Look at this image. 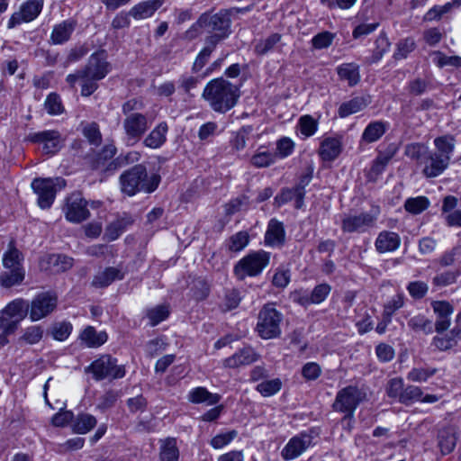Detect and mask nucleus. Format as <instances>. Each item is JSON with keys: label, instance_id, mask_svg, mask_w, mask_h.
Returning a JSON list of instances; mask_svg holds the SVG:
<instances>
[{"label": "nucleus", "instance_id": "nucleus-63", "mask_svg": "<svg viewBox=\"0 0 461 461\" xmlns=\"http://www.w3.org/2000/svg\"><path fill=\"white\" fill-rule=\"evenodd\" d=\"M334 38V33L327 31L321 32L312 39V47L317 50L326 49L332 44Z\"/></svg>", "mask_w": 461, "mask_h": 461}, {"label": "nucleus", "instance_id": "nucleus-21", "mask_svg": "<svg viewBox=\"0 0 461 461\" xmlns=\"http://www.w3.org/2000/svg\"><path fill=\"white\" fill-rule=\"evenodd\" d=\"M342 152V137L330 136L324 138L318 150V154L323 161H333Z\"/></svg>", "mask_w": 461, "mask_h": 461}, {"label": "nucleus", "instance_id": "nucleus-27", "mask_svg": "<svg viewBox=\"0 0 461 461\" xmlns=\"http://www.w3.org/2000/svg\"><path fill=\"white\" fill-rule=\"evenodd\" d=\"M132 222L131 217L127 214L117 217L106 226L104 239L108 241L117 240Z\"/></svg>", "mask_w": 461, "mask_h": 461}, {"label": "nucleus", "instance_id": "nucleus-61", "mask_svg": "<svg viewBox=\"0 0 461 461\" xmlns=\"http://www.w3.org/2000/svg\"><path fill=\"white\" fill-rule=\"evenodd\" d=\"M390 159H391V156H387V155L378 156L375 158V160L373 162V165L368 173V177L373 181L376 180L378 176L384 171Z\"/></svg>", "mask_w": 461, "mask_h": 461}, {"label": "nucleus", "instance_id": "nucleus-26", "mask_svg": "<svg viewBox=\"0 0 461 461\" xmlns=\"http://www.w3.org/2000/svg\"><path fill=\"white\" fill-rule=\"evenodd\" d=\"M438 446L442 455L451 453L457 441V432L455 427L447 426L440 429L437 436Z\"/></svg>", "mask_w": 461, "mask_h": 461}, {"label": "nucleus", "instance_id": "nucleus-43", "mask_svg": "<svg viewBox=\"0 0 461 461\" xmlns=\"http://www.w3.org/2000/svg\"><path fill=\"white\" fill-rule=\"evenodd\" d=\"M170 314V307L168 304H159L148 308L145 311V316L149 320L151 327L157 326L163 321L167 320Z\"/></svg>", "mask_w": 461, "mask_h": 461}, {"label": "nucleus", "instance_id": "nucleus-62", "mask_svg": "<svg viewBox=\"0 0 461 461\" xmlns=\"http://www.w3.org/2000/svg\"><path fill=\"white\" fill-rule=\"evenodd\" d=\"M404 304V295L397 294L393 296L384 306L383 315L392 319L393 313Z\"/></svg>", "mask_w": 461, "mask_h": 461}, {"label": "nucleus", "instance_id": "nucleus-25", "mask_svg": "<svg viewBox=\"0 0 461 461\" xmlns=\"http://www.w3.org/2000/svg\"><path fill=\"white\" fill-rule=\"evenodd\" d=\"M370 103L371 98L369 95L355 96L348 101L343 102L339 105L338 114L340 118H346L363 111Z\"/></svg>", "mask_w": 461, "mask_h": 461}, {"label": "nucleus", "instance_id": "nucleus-24", "mask_svg": "<svg viewBox=\"0 0 461 461\" xmlns=\"http://www.w3.org/2000/svg\"><path fill=\"white\" fill-rule=\"evenodd\" d=\"M77 25V23L74 19H68L56 24L50 34V41L56 45L67 42L70 39Z\"/></svg>", "mask_w": 461, "mask_h": 461}, {"label": "nucleus", "instance_id": "nucleus-44", "mask_svg": "<svg viewBox=\"0 0 461 461\" xmlns=\"http://www.w3.org/2000/svg\"><path fill=\"white\" fill-rule=\"evenodd\" d=\"M204 47L200 50L193 64L192 70L194 73L199 72L205 66L217 46L213 39L210 41L204 40Z\"/></svg>", "mask_w": 461, "mask_h": 461}, {"label": "nucleus", "instance_id": "nucleus-45", "mask_svg": "<svg viewBox=\"0 0 461 461\" xmlns=\"http://www.w3.org/2000/svg\"><path fill=\"white\" fill-rule=\"evenodd\" d=\"M97 420L89 413H80L74 420L73 430L78 434H86L95 427Z\"/></svg>", "mask_w": 461, "mask_h": 461}, {"label": "nucleus", "instance_id": "nucleus-6", "mask_svg": "<svg viewBox=\"0 0 461 461\" xmlns=\"http://www.w3.org/2000/svg\"><path fill=\"white\" fill-rule=\"evenodd\" d=\"M86 373H91L96 381L104 379H118L125 375L123 366L117 365V359L110 355H103L86 367Z\"/></svg>", "mask_w": 461, "mask_h": 461}, {"label": "nucleus", "instance_id": "nucleus-23", "mask_svg": "<svg viewBox=\"0 0 461 461\" xmlns=\"http://www.w3.org/2000/svg\"><path fill=\"white\" fill-rule=\"evenodd\" d=\"M401 245V238L399 234L393 231H381L375 241V247L378 253L393 252L398 249Z\"/></svg>", "mask_w": 461, "mask_h": 461}, {"label": "nucleus", "instance_id": "nucleus-60", "mask_svg": "<svg viewBox=\"0 0 461 461\" xmlns=\"http://www.w3.org/2000/svg\"><path fill=\"white\" fill-rule=\"evenodd\" d=\"M44 107L50 115L61 114L64 111L61 99L55 93H51L47 96L44 102Z\"/></svg>", "mask_w": 461, "mask_h": 461}, {"label": "nucleus", "instance_id": "nucleus-29", "mask_svg": "<svg viewBox=\"0 0 461 461\" xmlns=\"http://www.w3.org/2000/svg\"><path fill=\"white\" fill-rule=\"evenodd\" d=\"M23 254L14 246V241L8 244L7 250L3 254L2 265L4 268L25 271L23 267Z\"/></svg>", "mask_w": 461, "mask_h": 461}, {"label": "nucleus", "instance_id": "nucleus-34", "mask_svg": "<svg viewBox=\"0 0 461 461\" xmlns=\"http://www.w3.org/2000/svg\"><path fill=\"white\" fill-rule=\"evenodd\" d=\"M339 78L354 86L360 81L359 66L356 63H343L336 68Z\"/></svg>", "mask_w": 461, "mask_h": 461}, {"label": "nucleus", "instance_id": "nucleus-18", "mask_svg": "<svg viewBox=\"0 0 461 461\" xmlns=\"http://www.w3.org/2000/svg\"><path fill=\"white\" fill-rule=\"evenodd\" d=\"M259 355L251 347H244L222 361L226 368H239L258 361Z\"/></svg>", "mask_w": 461, "mask_h": 461}, {"label": "nucleus", "instance_id": "nucleus-58", "mask_svg": "<svg viewBox=\"0 0 461 461\" xmlns=\"http://www.w3.org/2000/svg\"><path fill=\"white\" fill-rule=\"evenodd\" d=\"M237 436L238 432L235 429L219 433L211 439L210 445L214 449H221L228 446Z\"/></svg>", "mask_w": 461, "mask_h": 461}, {"label": "nucleus", "instance_id": "nucleus-37", "mask_svg": "<svg viewBox=\"0 0 461 461\" xmlns=\"http://www.w3.org/2000/svg\"><path fill=\"white\" fill-rule=\"evenodd\" d=\"M167 131L168 127L167 122H160L145 138L143 141L144 145L150 149L160 148L166 142Z\"/></svg>", "mask_w": 461, "mask_h": 461}, {"label": "nucleus", "instance_id": "nucleus-15", "mask_svg": "<svg viewBox=\"0 0 461 461\" xmlns=\"http://www.w3.org/2000/svg\"><path fill=\"white\" fill-rule=\"evenodd\" d=\"M312 439V436L305 432L291 438L281 451L283 459L290 461L297 458L313 445Z\"/></svg>", "mask_w": 461, "mask_h": 461}, {"label": "nucleus", "instance_id": "nucleus-42", "mask_svg": "<svg viewBox=\"0 0 461 461\" xmlns=\"http://www.w3.org/2000/svg\"><path fill=\"white\" fill-rule=\"evenodd\" d=\"M25 278V271L4 268L0 273V286L5 289L20 285Z\"/></svg>", "mask_w": 461, "mask_h": 461}, {"label": "nucleus", "instance_id": "nucleus-55", "mask_svg": "<svg viewBox=\"0 0 461 461\" xmlns=\"http://www.w3.org/2000/svg\"><path fill=\"white\" fill-rule=\"evenodd\" d=\"M390 49V42L384 34H380L375 41V48L370 58L369 62L375 63L379 61L384 53Z\"/></svg>", "mask_w": 461, "mask_h": 461}, {"label": "nucleus", "instance_id": "nucleus-32", "mask_svg": "<svg viewBox=\"0 0 461 461\" xmlns=\"http://www.w3.org/2000/svg\"><path fill=\"white\" fill-rule=\"evenodd\" d=\"M79 339L87 348H99L107 341L105 331L97 332L92 326H87L79 335Z\"/></svg>", "mask_w": 461, "mask_h": 461}, {"label": "nucleus", "instance_id": "nucleus-49", "mask_svg": "<svg viewBox=\"0 0 461 461\" xmlns=\"http://www.w3.org/2000/svg\"><path fill=\"white\" fill-rule=\"evenodd\" d=\"M431 56L433 63L440 68L444 67H461V57L459 56H447L441 51H433Z\"/></svg>", "mask_w": 461, "mask_h": 461}, {"label": "nucleus", "instance_id": "nucleus-31", "mask_svg": "<svg viewBox=\"0 0 461 461\" xmlns=\"http://www.w3.org/2000/svg\"><path fill=\"white\" fill-rule=\"evenodd\" d=\"M162 0H147L135 5L130 11L129 14L135 20L147 19L162 5Z\"/></svg>", "mask_w": 461, "mask_h": 461}, {"label": "nucleus", "instance_id": "nucleus-35", "mask_svg": "<svg viewBox=\"0 0 461 461\" xmlns=\"http://www.w3.org/2000/svg\"><path fill=\"white\" fill-rule=\"evenodd\" d=\"M44 336V329L41 325H31L22 330L17 342L20 346H32L41 342Z\"/></svg>", "mask_w": 461, "mask_h": 461}, {"label": "nucleus", "instance_id": "nucleus-40", "mask_svg": "<svg viewBox=\"0 0 461 461\" xmlns=\"http://www.w3.org/2000/svg\"><path fill=\"white\" fill-rule=\"evenodd\" d=\"M188 400L193 403L213 405L219 402L221 396L217 393H210L204 387H196L189 392Z\"/></svg>", "mask_w": 461, "mask_h": 461}, {"label": "nucleus", "instance_id": "nucleus-36", "mask_svg": "<svg viewBox=\"0 0 461 461\" xmlns=\"http://www.w3.org/2000/svg\"><path fill=\"white\" fill-rule=\"evenodd\" d=\"M389 123L384 121L370 122L364 130L361 140L366 143L377 141L387 131Z\"/></svg>", "mask_w": 461, "mask_h": 461}, {"label": "nucleus", "instance_id": "nucleus-51", "mask_svg": "<svg viewBox=\"0 0 461 461\" xmlns=\"http://www.w3.org/2000/svg\"><path fill=\"white\" fill-rule=\"evenodd\" d=\"M404 382L401 377L392 378L388 381L386 385V393L388 397L397 400L401 402L404 392Z\"/></svg>", "mask_w": 461, "mask_h": 461}, {"label": "nucleus", "instance_id": "nucleus-4", "mask_svg": "<svg viewBox=\"0 0 461 461\" xmlns=\"http://www.w3.org/2000/svg\"><path fill=\"white\" fill-rule=\"evenodd\" d=\"M283 314L278 312L274 303H267L259 311L256 330L263 339H275L281 334Z\"/></svg>", "mask_w": 461, "mask_h": 461}, {"label": "nucleus", "instance_id": "nucleus-28", "mask_svg": "<svg viewBox=\"0 0 461 461\" xmlns=\"http://www.w3.org/2000/svg\"><path fill=\"white\" fill-rule=\"evenodd\" d=\"M124 272L120 267H109L98 272L93 278L92 285L97 288L107 287L116 280H122Z\"/></svg>", "mask_w": 461, "mask_h": 461}, {"label": "nucleus", "instance_id": "nucleus-10", "mask_svg": "<svg viewBox=\"0 0 461 461\" xmlns=\"http://www.w3.org/2000/svg\"><path fill=\"white\" fill-rule=\"evenodd\" d=\"M63 212L66 220L72 223H80L90 217L87 202L79 193L72 194L66 199Z\"/></svg>", "mask_w": 461, "mask_h": 461}, {"label": "nucleus", "instance_id": "nucleus-17", "mask_svg": "<svg viewBox=\"0 0 461 461\" xmlns=\"http://www.w3.org/2000/svg\"><path fill=\"white\" fill-rule=\"evenodd\" d=\"M42 271L58 274L70 269L73 258L61 254H50L43 257L39 263Z\"/></svg>", "mask_w": 461, "mask_h": 461}, {"label": "nucleus", "instance_id": "nucleus-20", "mask_svg": "<svg viewBox=\"0 0 461 461\" xmlns=\"http://www.w3.org/2000/svg\"><path fill=\"white\" fill-rule=\"evenodd\" d=\"M448 165L449 162L447 161L446 158H443L429 149L421 165L423 166L422 173L426 177H436L441 175Z\"/></svg>", "mask_w": 461, "mask_h": 461}, {"label": "nucleus", "instance_id": "nucleus-3", "mask_svg": "<svg viewBox=\"0 0 461 461\" xmlns=\"http://www.w3.org/2000/svg\"><path fill=\"white\" fill-rule=\"evenodd\" d=\"M199 24H203V30L209 34L205 41L213 39L216 45L227 39L231 32V20L226 10H221L216 14H203L199 17Z\"/></svg>", "mask_w": 461, "mask_h": 461}, {"label": "nucleus", "instance_id": "nucleus-11", "mask_svg": "<svg viewBox=\"0 0 461 461\" xmlns=\"http://www.w3.org/2000/svg\"><path fill=\"white\" fill-rule=\"evenodd\" d=\"M122 127L126 143L134 145L148 130V119L142 113L128 114L122 122Z\"/></svg>", "mask_w": 461, "mask_h": 461}, {"label": "nucleus", "instance_id": "nucleus-41", "mask_svg": "<svg viewBox=\"0 0 461 461\" xmlns=\"http://www.w3.org/2000/svg\"><path fill=\"white\" fill-rule=\"evenodd\" d=\"M436 151L441 158H446L447 162H450L451 155L454 152L456 140L452 135H443L434 140Z\"/></svg>", "mask_w": 461, "mask_h": 461}, {"label": "nucleus", "instance_id": "nucleus-14", "mask_svg": "<svg viewBox=\"0 0 461 461\" xmlns=\"http://www.w3.org/2000/svg\"><path fill=\"white\" fill-rule=\"evenodd\" d=\"M43 7V0H27L19 10L12 14L8 21V28L12 29L23 23H30L36 19Z\"/></svg>", "mask_w": 461, "mask_h": 461}, {"label": "nucleus", "instance_id": "nucleus-50", "mask_svg": "<svg viewBox=\"0 0 461 461\" xmlns=\"http://www.w3.org/2000/svg\"><path fill=\"white\" fill-rule=\"evenodd\" d=\"M429 206L425 196L410 197L404 203V209L411 214H420Z\"/></svg>", "mask_w": 461, "mask_h": 461}, {"label": "nucleus", "instance_id": "nucleus-64", "mask_svg": "<svg viewBox=\"0 0 461 461\" xmlns=\"http://www.w3.org/2000/svg\"><path fill=\"white\" fill-rule=\"evenodd\" d=\"M423 395L422 390L416 385H407L404 388L401 403L409 405L415 401H420Z\"/></svg>", "mask_w": 461, "mask_h": 461}, {"label": "nucleus", "instance_id": "nucleus-9", "mask_svg": "<svg viewBox=\"0 0 461 461\" xmlns=\"http://www.w3.org/2000/svg\"><path fill=\"white\" fill-rule=\"evenodd\" d=\"M376 221L377 215L368 212L344 214L341 230L345 233H365L375 226Z\"/></svg>", "mask_w": 461, "mask_h": 461}, {"label": "nucleus", "instance_id": "nucleus-8", "mask_svg": "<svg viewBox=\"0 0 461 461\" xmlns=\"http://www.w3.org/2000/svg\"><path fill=\"white\" fill-rule=\"evenodd\" d=\"M363 399L364 393L358 387L348 385L337 393L332 409L335 411L345 413L346 418H351Z\"/></svg>", "mask_w": 461, "mask_h": 461}, {"label": "nucleus", "instance_id": "nucleus-39", "mask_svg": "<svg viewBox=\"0 0 461 461\" xmlns=\"http://www.w3.org/2000/svg\"><path fill=\"white\" fill-rule=\"evenodd\" d=\"M3 311L4 314L12 317L19 324L29 312V303L23 299H15L9 303Z\"/></svg>", "mask_w": 461, "mask_h": 461}, {"label": "nucleus", "instance_id": "nucleus-33", "mask_svg": "<svg viewBox=\"0 0 461 461\" xmlns=\"http://www.w3.org/2000/svg\"><path fill=\"white\" fill-rule=\"evenodd\" d=\"M461 339V328L456 326L448 333L433 338V345L439 350L445 351L455 347Z\"/></svg>", "mask_w": 461, "mask_h": 461}, {"label": "nucleus", "instance_id": "nucleus-13", "mask_svg": "<svg viewBox=\"0 0 461 461\" xmlns=\"http://www.w3.org/2000/svg\"><path fill=\"white\" fill-rule=\"evenodd\" d=\"M26 140L42 145V152L47 155L56 154L62 147L63 140L59 131L47 130L38 132H30Z\"/></svg>", "mask_w": 461, "mask_h": 461}, {"label": "nucleus", "instance_id": "nucleus-12", "mask_svg": "<svg viewBox=\"0 0 461 461\" xmlns=\"http://www.w3.org/2000/svg\"><path fill=\"white\" fill-rule=\"evenodd\" d=\"M57 303L56 294L50 292L39 294L29 305L30 319L32 321H37L45 318L55 310Z\"/></svg>", "mask_w": 461, "mask_h": 461}, {"label": "nucleus", "instance_id": "nucleus-57", "mask_svg": "<svg viewBox=\"0 0 461 461\" xmlns=\"http://www.w3.org/2000/svg\"><path fill=\"white\" fill-rule=\"evenodd\" d=\"M436 372L437 369L433 367L412 368L408 373L407 379L411 382L423 383L426 382L429 377L433 376Z\"/></svg>", "mask_w": 461, "mask_h": 461}, {"label": "nucleus", "instance_id": "nucleus-54", "mask_svg": "<svg viewBox=\"0 0 461 461\" xmlns=\"http://www.w3.org/2000/svg\"><path fill=\"white\" fill-rule=\"evenodd\" d=\"M429 149L420 143L407 145L405 155L412 160H416L419 165H422Z\"/></svg>", "mask_w": 461, "mask_h": 461}, {"label": "nucleus", "instance_id": "nucleus-59", "mask_svg": "<svg viewBox=\"0 0 461 461\" xmlns=\"http://www.w3.org/2000/svg\"><path fill=\"white\" fill-rule=\"evenodd\" d=\"M282 383L280 379L276 378L272 380H266L257 385V391L263 396L268 397L276 394L281 389Z\"/></svg>", "mask_w": 461, "mask_h": 461}, {"label": "nucleus", "instance_id": "nucleus-1", "mask_svg": "<svg viewBox=\"0 0 461 461\" xmlns=\"http://www.w3.org/2000/svg\"><path fill=\"white\" fill-rule=\"evenodd\" d=\"M202 95L214 112L224 113L237 104L240 90L228 80L219 77L207 83Z\"/></svg>", "mask_w": 461, "mask_h": 461}, {"label": "nucleus", "instance_id": "nucleus-53", "mask_svg": "<svg viewBox=\"0 0 461 461\" xmlns=\"http://www.w3.org/2000/svg\"><path fill=\"white\" fill-rule=\"evenodd\" d=\"M298 126L300 132L304 138H309L315 134L318 130V122L311 115H303L299 119Z\"/></svg>", "mask_w": 461, "mask_h": 461}, {"label": "nucleus", "instance_id": "nucleus-47", "mask_svg": "<svg viewBox=\"0 0 461 461\" xmlns=\"http://www.w3.org/2000/svg\"><path fill=\"white\" fill-rule=\"evenodd\" d=\"M249 243V235L248 231L241 230L231 235L226 241L227 249L231 252H240Z\"/></svg>", "mask_w": 461, "mask_h": 461}, {"label": "nucleus", "instance_id": "nucleus-7", "mask_svg": "<svg viewBox=\"0 0 461 461\" xmlns=\"http://www.w3.org/2000/svg\"><path fill=\"white\" fill-rule=\"evenodd\" d=\"M32 188L37 194V203L41 209H49L52 205L58 189L66 185L64 179L57 178H35L32 182Z\"/></svg>", "mask_w": 461, "mask_h": 461}, {"label": "nucleus", "instance_id": "nucleus-22", "mask_svg": "<svg viewBox=\"0 0 461 461\" xmlns=\"http://www.w3.org/2000/svg\"><path fill=\"white\" fill-rule=\"evenodd\" d=\"M285 243V230L282 221L271 219L265 233V244L272 248H281Z\"/></svg>", "mask_w": 461, "mask_h": 461}, {"label": "nucleus", "instance_id": "nucleus-38", "mask_svg": "<svg viewBox=\"0 0 461 461\" xmlns=\"http://www.w3.org/2000/svg\"><path fill=\"white\" fill-rule=\"evenodd\" d=\"M159 459L160 461H178L179 449L176 438H167L159 440Z\"/></svg>", "mask_w": 461, "mask_h": 461}, {"label": "nucleus", "instance_id": "nucleus-56", "mask_svg": "<svg viewBox=\"0 0 461 461\" xmlns=\"http://www.w3.org/2000/svg\"><path fill=\"white\" fill-rule=\"evenodd\" d=\"M72 330L73 326L69 321L57 322L51 327V335L54 339L64 341L69 337Z\"/></svg>", "mask_w": 461, "mask_h": 461}, {"label": "nucleus", "instance_id": "nucleus-16", "mask_svg": "<svg viewBox=\"0 0 461 461\" xmlns=\"http://www.w3.org/2000/svg\"><path fill=\"white\" fill-rule=\"evenodd\" d=\"M83 71V76L94 80L104 78L109 72V64L104 51L93 53Z\"/></svg>", "mask_w": 461, "mask_h": 461}, {"label": "nucleus", "instance_id": "nucleus-48", "mask_svg": "<svg viewBox=\"0 0 461 461\" xmlns=\"http://www.w3.org/2000/svg\"><path fill=\"white\" fill-rule=\"evenodd\" d=\"M276 154L260 148L251 157L250 163L258 168L267 167L274 164L276 162Z\"/></svg>", "mask_w": 461, "mask_h": 461}, {"label": "nucleus", "instance_id": "nucleus-46", "mask_svg": "<svg viewBox=\"0 0 461 461\" xmlns=\"http://www.w3.org/2000/svg\"><path fill=\"white\" fill-rule=\"evenodd\" d=\"M282 39L281 34L272 33L265 39H261L255 44L254 51L257 55L263 56L272 51Z\"/></svg>", "mask_w": 461, "mask_h": 461}, {"label": "nucleus", "instance_id": "nucleus-19", "mask_svg": "<svg viewBox=\"0 0 461 461\" xmlns=\"http://www.w3.org/2000/svg\"><path fill=\"white\" fill-rule=\"evenodd\" d=\"M431 307L436 314L435 330L441 333L450 326V317L454 312L453 306L447 301H434Z\"/></svg>", "mask_w": 461, "mask_h": 461}, {"label": "nucleus", "instance_id": "nucleus-30", "mask_svg": "<svg viewBox=\"0 0 461 461\" xmlns=\"http://www.w3.org/2000/svg\"><path fill=\"white\" fill-rule=\"evenodd\" d=\"M304 195V186L299 185L293 188L283 189L281 193L276 196L275 200L279 206L294 200V207L301 209L303 205Z\"/></svg>", "mask_w": 461, "mask_h": 461}, {"label": "nucleus", "instance_id": "nucleus-5", "mask_svg": "<svg viewBox=\"0 0 461 461\" xmlns=\"http://www.w3.org/2000/svg\"><path fill=\"white\" fill-rule=\"evenodd\" d=\"M270 253L258 250L249 253L234 267V274L238 279L243 280L246 276H258L269 264Z\"/></svg>", "mask_w": 461, "mask_h": 461}, {"label": "nucleus", "instance_id": "nucleus-2", "mask_svg": "<svg viewBox=\"0 0 461 461\" xmlns=\"http://www.w3.org/2000/svg\"><path fill=\"white\" fill-rule=\"evenodd\" d=\"M160 183V176L152 174L148 176L146 167L136 165L125 171L120 176L121 190L122 193L131 196L140 191L152 193Z\"/></svg>", "mask_w": 461, "mask_h": 461}, {"label": "nucleus", "instance_id": "nucleus-52", "mask_svg": "<svg viewBox=\"0 0 461 461\" xmlns=\"http://www.w3.org/2000/svg\"><path fill=\"white\" fill-rule=\"evenodd\" d=\"M408 326L414 331H422L425 334H429L433 331L431 321L423 315H416L410 319Z\"/></svg>", "mask_w": 461, "mask_h": 461}]
</instances>
